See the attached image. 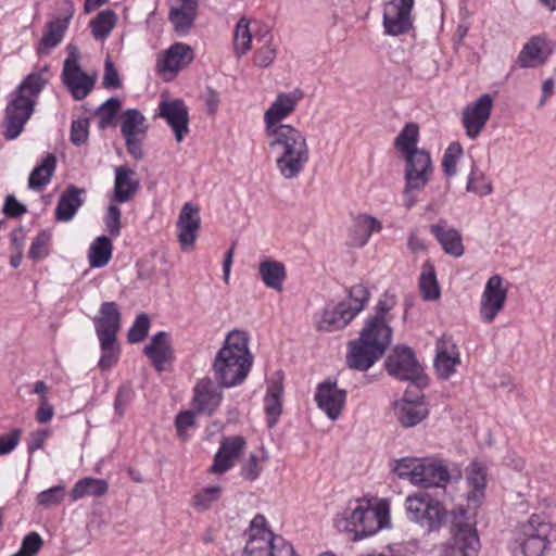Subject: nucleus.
Segmentation results:
<instances>
[{
  "label": "nucleus",
  "instance_id": "nucleus-26",
  "mask_svg": "<svg viewBox=\"0 0 556 556\" xmlns=\"http://www.w3.org/2000/svg\"><path fill=\"white\" fill-rule=\"evenodd\" d=\"M222 399V391L208 378L201 379L193 389L192 404L198 413L212 415L219 406Z\"/></svg>",
  "mask_w": 556,
  "mask_h": 556
},
{
  "label": "nucleus",
  "instance_id": "nucleus-29",
  "mask_svg": "<svg viewBox=\"0 0 556 556\" xmlns=\"http://www.w3.org/2000/svg\"><path fill=\"white\" fill-rule=\"evenodd\" d=\"M67 15L63 18L56 17L48 23L47 30L45 31L39 46V54H48L53 48H55L63 39L64 34L68 27V22L74 13L72 2H66Z\"/></svg>",
  "mask_w": 556,
  "mask_h": 556
},
{
  "label": "nucleus",
  "instance_id": "nucleus-10",
  "mask_svg": "<svg viewBox=\"0 0 556 556\" xmlns=\"http://www.w3.org/2000/svg\"><path fill=\"white\" fill-rule=\"evenodd\" d=\"M304 98L301 89L295 88L289 92H279L263 115L265 136L296 129L291 124H283L298 108Z\"/></svg>",
  "mask_w": 556,
  "mask_h": 556
},
{
  "label": "nucleus",
  "instance_id": "nucleus-6",
  "mask_svg": "<svg viewBox=\"0 0 556 556\" xmlns=\"http://www.w3.org/2000/svg\"><path fill=\"white\" fill-rule=\"evenodd\" d=\"M555 539L556 529L551 520L534 514L514 530L513 551L516 556H543Z\"/></svg>",
  "mask_w": 556,
  "mask_h": 556
},
{
  "label": "nucleus",
  "instance_id": "nucleus-8",
  "mask_svg": "<svg viewBox=\"0 0 556 556\" xmlns=\"http://www.w3.org/2000/svg\"><path fill=\"white\" fill-rule=\"evenodd\" d=\"M405 509L410 521L429 532H438L446 522L447 511L430 494L418 492L405 500Z\"/></svg>",
  "mask_w": 556,
  "mask_h": 556
},
{
  "label": "nucleus",
  "instance_id": "nucleus-41",
  "mask_svg": "<svg viewBox=\"0 0 556 556\" xmlns=\"http://www.w3.org/2000/svg\"><path fill=\"white\" fill-rule=\"evenodd\" d=\"M113 245L106 236L98 237L88 251L89 265L92 268L105 266L112 258Z\"/></svg>",
  "mask_w": 556,
  "mask_h": 556
},
{
  "label": "nucleus",
  "instance_id": "nucleus-4",
  "mask_svg": "<svg viewBox=\"0 0 556 556\" xmlns=\"http://www.w3.org/2000/svg\"><path fill=\"white\" fill-rule=\"evenodd\" d=\"M336 526L340 531L353 533L356 539L374 535L390 526V501L357 500L336 520Z\"/></svg>",
  "mask_w": 556,
  "mask_h": 556
},
{
  "label": "nucleus",
  "instance_id": "nucleus-20",
  "mask_svg": "<svg viewBox=\"0 0 556 556\" xmlns=\"http://www.w3.org/2000/svg\"><path fill=\"white\" fill-rule=\"evenodd\" d=\"M159 116L170 126L178 142L189 134V112L181 99H162L159 104Z\"/></svg>",
  "mask_w": 556,
  "mask_h": 556
},
{
  "label": "nucleus",
  "instance_id": "nucleus-51",
  "mask_svg": "<svg viewBox=\"0 0 556 556\" xmlns=\"http://www.w3.org/2000/svg\"><path fill=\"white\" fill-rule=\"evenodd\" d=\"M51 232L42 230L37 235L30 244L28 255L33 260H42L49 255V247L51 243Z\"/></svg>",
  "mask_w": 556,
  "mask_h": 556
},
{
  "label": "nucleus",
  "instance_id": "nucleus-50",
  "mask_svg": "<svg viewBox=\"0 0 556 556\" xmlns=\"http://www.w3.org/2000/svg\"><path fill=\"white\" fill-rule=\"evenodd\" d=\"M66 491L64 485H55L48 490L41 491L36 502L39 506L45 508L56 506L61 504L65 497Z\"/></svg>",
  "mask_w": 556,
  "mask_h": 556
},
{
  "label": "nucleus",
  "instance_id": "nucleus-60",
  "mask_svg": "<svg viewBox=\"0 0 556 556\" xmlns=\"http://www.w3.org/2000/svg\"><path fill=\"white\" fill-rule=\"evenodd\" d=\"M21 439V430L14 429L11 432L0 437V455L11 453L18 444Z\"/></svg>",
  "mask_w": 556,
  "mask_h": 556
},
{
  "label": "nucleus",
  "instance_id": "nucleus-5",
  "mask_svg": "<svg viewBox=\"0 0 556 556\" xmlns=\"http://www.w3.org/2000/svg\"><path fill=\"white\" fill-rule=\"evenodd\" d=\"M49 80V72L30 73L18 86L5 109L4 137L15 139L34 113L37 99Z\"/></svg>",
  "mask_w": 556,
  "mask_h": 556
},
{
  "label": "nucleus",
  "instance_id": "nucleus-9",
  "mask_svg": "<svg viewBox=\"0 0 556 556\" xmlns=\"http://www.w3.org/2000/svg\"><path fill=\"white\" fill-rule=\"evenodd\" d=\"M406 165L404 169L405 186L403 190L404 206L407 208L416 204L415 192L421 191L433 176V164L427 150L415 151L402 157Z\"/></svg>",
  "mask_w": 556,
  "mask_h": 556
},
{
  "label": "nucleus",
  "instance_id": "nucleus-59",
  "mask_svg": "<svg viewBox=\"0 0 556 556\" xmlns=\"http://www.w3.org/2000/svg\"><path fill=\"white\" fill-rule=\"evenodd\" d=\"M103 354L99 361V367L103 370L110 369L118 358V348L116 346V341L111 342V344L104 346L101 345Z\"/></svg>",
  "mask_w": 556,
  "mask_h": 556
},
{
  "label": "nucleus",
  "instance_id": "nucleus-25",
  "mask_svg": "<svg viewBox=\"0 0 556 556\" xmlns=\"http://www.w3.org/2000/svg\"><path fill=\"white\" fill-rule=\"evenodd\" d=\"M245 444V439L241 435L224 438L215 454L214 463L211 468L212 472L224 473L233 467L235 463L242 454Z\"/></svg>",
  "mask_w": 556,
  "mask_h": 556
},
{
  "label": "nucleus",
  "instance_id": "nucleus-18",
  "mask_svg": "<svg viewBox=\"0 0 556 556\" xmlns=\"http://www.w3.org/2000/svg\"><path fill=\"white\" fill-rule=\"evenodd\" d=\"M386 368L388 372L399 380H417L422 367L416 361L409 348H396L387 358Z\"/></svg>",
  "mask_w": 556,
  "mask_h": 556
},
{
  "label": "nucleus",
  "instance_id": "nucleus-44",
  "mask_svg": "<svg viewBox=\"0 0 556 556\" xmlns=\"http://www.w3.org/2000/svg\"><path fill=\"white\" fill-rule=\"evenodd\" d=\"M420 291L425 300H437L440 296V290L435 277V269L432 263L425 262L421 267Z\"/></svg>",
  "mask_w": 556,
  "mask_h": 556
},
{
  "label": "nucleus",
  "instance_id": "nucleus-36",
  "mask_svg": "<svg viewBox=\"0 0 556 556\" xmlns=\"http://www.w3.org/2000/svg\"><path fill=\"white\" fill-rule=\"evenodd\" d=\"M258 275L267 288L281 291L287 278V269L283 263L266 258L258 265Z\"/></svg>",
  "mask_w": 556,
  "mask_h": 556
},
{
  "label": "nucleus",
  "instance_id": "nucleus-57",
  "mask_svg": "<svg viewBox=\"0 0 556 556\" xmlns=\"http://www.w3.org/2000/svg\"><path fill=\"white\" fill-rule=\"evenodd\" d=\"M41 545L42 541L40 535L36 532H31L24 538L21 549L13 556H34L38 553Z\"/></svg>",
  "mask_w": 556,
  "mask_h": 556
},
{
  "label": "nucleus",
  "instance_id": "nucleus-40",
  "mask_svg": "<svg viewBox=\"0 0 556 556\" xmlns=\"http://www.w3.org/2000/svg\"><path fill=\"white\" fill-rule=\"evenodd\" d=\"M419 140V127L415 123L406 124L394 141V147L400 153L401 157L415 153V151L422 150L417 147Z\"/></svg>",
  "mask_w": 556,
  "mask_h": 556
},
{
  "label": "nucleus",
  "instance_id": "nucleus-55",
  "mask_svg": "<svg viewBox=\"0 0 556 556\" xmlns=\"http://www.w3.org/2000/svg\"><path fill=\"white\" fill-rule=\"evenodd\" d=\"M263 463L264 458L257 456L256 454H250L248 459L242 465L241 476L245 480H255L262 472Z\"/></svg>",
  "mask_w": 556,
  "mask_h": 556
},
{
  "label": "nucleus",
  "instance_id": "nucleus-38",
  "mask_svg": "<svg viewBox=\"0 0 556 556\" xmlns=\"http://www.w3.org/2000/svg\"><path fill=\"white\" fill-rule=\"evenodd\" d=\"M80 194L81 191L74 186L67 188L62 193L55 208V217L58 220L68 222L74 217L77 210L83 204Z\"/></svg>",
  "mask_w": 556,
  "mask_h": 556
},
{
  "label": "nucleus",
  "instance_id": "nucleus-17",
  "mask_svg": "<svg viewBox=\"0 0 556 556\" xmlns=\"http://www.w3.org/2000/svg\"><path fill=\"white\" fill-rule=\"evenodd\" d=\"M554 52V42L546 35L531 37L520 50L517 63L521 68L543 66Z\"/></svg>",
  "mask_w": 556,
  "mask_h": 556
},
{
  "label": "nucleus",
  "instance_id": "nucleus-48",
  "mask_svg": "<svg viewBox=\"0 0 556 556\" xmlns=\"http://www.w3.org/2000/svg\"><path fill=\"white\" fill-rule=\"evenodd\" d=\"M122 106L117 98H110L99 106L96 112L99 127L104 129L113 124V121Z\"/></svg>",
  "mask_w": 556,
  "mask_h": 556
},
{
  "label": "nucleus",
  "instance_id": "nucleus-43",
  "mask_svg": "<svg viewBox=\"0 0 556 556\" xmlns=\"http://www.w3.org/2000/svg\"><path fill=\"white\" fill-rule=\"evenodd\" d=\"M108 482L102 479L84 478L77 481L72 489L71 496L73 501H78L85 496H102L108 492Z\"/></svg>",
  "mask_w": 556,
  "mask_h": 556
},
{
  "label": "nucleus",
  "instance_id": "nucleus-63",
  "mask_svg": "<svg viewBox=\"0 0 556 556\" xmlns=\"http://www.w3.org/2000/svg\"><path fill=\"white\" fill-rule=\"evenodd\" d=\"M25 211H26V208L13 195L7 197V200H5V203L3 206V212L7 216L18 217Z\"/></svg>",
  "mask_w": 556,
  "mask_h": 556
},
{
  "label": "nucleus",
  "instance_id": "nucleus-27",
  "mask_svg": "<svg viewBox=\"0 0 556 556\" xmlns=\"http://www.w3.org/2000/svg\"><path fill=\"white\" fill-rule=\"evenodd\" d=\"M198 0H173L169 21L176 33L186 35L192 28L198 15Z\"/></svg>",
  "mask_w": 556,
  "mask_h": 556
},
{
  "label": "nucleus",
  "instance_id": "nucleus-24",
  "mask_svg": "<svg viewBox=\"0 0 556 556\" xmlns=\"http://www.w3.org/2000/svg\"><path fill=\"white\" fill-rule=\"evenodd\" d=\"M434 367L442 379H448L460 364V355L454 341L450 337H442L435 344Z\"/></svg>",
  "mask_w": 556,
  "mask_h": 556
},
{
  "label": "nucleus",
  "instance_id": "nucleus-35",
  "mask_svg": "<svg viewBox=\"0 0 556 556\" xmlns=\"http://www.w3.org/2000/svg\"><path fill=\"white\" fill-rule=\"evenodd\" d=\"M422 481L419 486H444L451 479V473L446 465L435 458H422Z\"/></svg>",
  "mask_w": 556,
  "mask_h": 556
},
{
  "label": "nucleus",
  "instance_id": "nucleus-52",
  "mask_svg": "<svg viewBox=\"0 0 556 556\" xmlns=\"http://www.w3.org/2000/svg\"><path fill=\"white\" fill-rule=\"evenodd\" d=\"M462 155L463 149L459 143H453L445 150L442 159V168L445 175L454 176L456 174L457 162Z\"/></svg>",
  "mask_w": 556,
  "mask_h": 556
},
{
  "label": "nucleus",
  "instance_id": "nucleus-61",
  "mask_svg": "<svg viewBox=\"0 0 556 556\" xmlns=\"http://www.w3.org/2000/svg\"><path fill=\"white\" fill-rule=\"evenodd\" d=\"M175 425L178 435L185 440L187 438V430L194 425V413L190 410L179 413Z\"/></svg>",
  "mask_w": 556,
  "mask_h": 556
},
{
  "label": "nucleus",
  "instance_id": "nucleus-33",
  "mask_svg": "<svg viewBox=\"0 0 556 556\" xmlns=\"http://www.w3.org/2000/svg\"><path fill=\"white\" fill-rule=\"evenodd\" d=\"M466 480L469 488L468 502L473 507L480 505L484 497L486 482V468L483 464L475 462L467 468Z\"/></svg>",
  "mask_w": 556,
  "mask_h": 556
},
{
  "label": "nucleus",
  "instance_id": "nucleus-22",
  "mask_svg": "<svg viewBox=\"0 0 556 556\" xmlns=\"http://www.w3.org/2000/svg\"><path fill=\"white\" fill-rule=\"evenodd\" d=\"M200 225L199 207L189 202L185 203L176 223L177 239L184 251H189L193 248Z\"/></svg>",
  "mask_w": 556,
  "mask_h": 556
},
{
  "label": "nucleus",
  "instance_id": "nucleus-64",
  "mask_svg": "<svg viewBox=\"0 0 556 556\" xmlns=\"http://www.w3.org/2000/svg\"><path fill=\"white\" fill-rule=\"evenodd\" d=\"M54 415L53 406L49 403V400H42L39 402V406L36 412V419L39 424L49 422Z\"/></svg>",
  "mask_w": 556,
  "mask_h": 556
},
{
  "label": "nucleus",
  "instance_id": "nucleus-58",
  "mask_svg": "<svg viewBox=\"0 0 556 556\" xmlns=\"http://www.w3.org/2000/svg\"><path fill=\"white\" fill-rule=\"evenodd\" d=\"M276 58V47L270 42H265L254 54V63L260 67L269 66Z\"/></svg>",
  "mask_w": 556,
  "mask_h": 556
},
{
  "label": "nucleus",
  "instance_id": "nucleus-49",
  "mask_svg": "<svg viewBox=\"0 0 556 556\" xmlns=\"http://www.w3.org/2000/svg\"><path fill=\"white\" fill-rule=\"evenodd\" d=\"M220 494L222 489L217 485L202 489L192 497L191 505L197 510H206L218 501Z\"/></svg>",
  "mask_w": 556,
  "mask_h": 556
},
{
  "label": "nucleus",
  "instance_id": "nucleus-14",
  "mask_svg": "<svg viewBox=\"0 0 556 556\" xmlns=\"http://www.w3.org/2000/svg\"><path fill=\"white\" fill-rule=\"evenodd\" d=\"M508 289L500 275L491 276L483 289L480 299L479 314L481 320L491 324L498 313L504 308Z\"/></svg>",
  "mask_w": 556,
  "mask_h": 556
},
{
  "label": "nucleus",
  "instance_id": "nucleus-28",
  "mask_svg": "<svg viewBox=\"0 0 556 556\" xmlns=\"http://www.w3.org/2000/svg\"><path fill=\"white\" fill-rule=\"evenodd\" d=\"M139 180L136 173L126 165L115 168L114 188L112 192V201L117 203H126L130 201L139 190Z\"/></svg>",
  "mask_w": 556,
  "mask_h": 556
},
{
  "label": "nucleus",
  "instance_id": "nucleus-42",
  "mask_svg": "<svg viewBox=\"0 0 556 556\" xmlns=\"http://www.w3.org/2000/svg\"><path fill=\"white\" fill-rule=\"evenodd\" d=\"M56 159L53 154H48L42 163L36 166L29 175L28 187L33 190H41L50 182L55 170Z\"/></svg>",
  "mask_w": 556,
  "mask_h": 556
},
{
  "label": "nucleus",
  "instance_id": "nucleus-13",
  "mask_svg": "<svg viewBox=\"0 0 556 556\" xmlns=\"http://www.w3.org/2000/svg\"><path fill=\"white\" fill-rule=\"evenodd\" d=\"M479 546L476 529L469 523H457L452 536L439 547V556H475Z\"/></svg>",
  "mask_w": 556,
  "mask_h": 556
},
{
  "label": "nucleus",
  "instance_id": "nucleus-39",
  "mask_svg": "<svg viewBox=\"0 0 556 556\" xmlns=\"http://www.w3.org/2000/svg\"><path fill=\"white\" fill-rule=\"evenodd\" d=\"M392 471L400 479H405L414 485H419L422 481V458L403 457L395 459L392 464Z\"/></svg>",
  "mask_w": 556,
  "mask_h": 556
},
{
  "label": "nucleus",
  "instance_id": "nucleus-16",
  "mask_svg": "<svg viewBox=\"0 0 556 556\" xmlns=\"http://www.w3.org/2000/svg\"><path fill=\"white\" fill-rule=\"evenodd\" d=\"M63 83L76 100L85 99L94 86V77L85 73L74 51L64 61L62 72Z\"/></svg>",
  "mask_w": 556,
  "mask_h": 556
},
{
  "label": "nucleus",
  "instance_id": "nucleus-11",
  "mask_svg": "<svg viewBox=\"0 0 556 556\" xmlns=\"http://www.w3.org/2000/svg\"><path fill=\"white\" fill-rule=\"evenodd\" d=\"M148 124L146 117L136 109H128L121 116V132L125 139L127 152L136 160L143 157L142 144L146 140Z\"/></svg>",
  "mask_w": 556,
  "mask_h": 556
},
{
  "label": "nucleus",
  "instance_id": "nucleus-30",
  "mask_svg": "<svg viewBox=\"0 0 556 556\" xmlns=\"http://www.w3.org/2000/svg\"><path fill=\"white\" fill-rule=\"evenodd\" d=\"M394 415L403 427H414L428 415V408L421 401L403 397L393 404Z\"/></svg>",
  "mask_w": 556,
  "mask_h": 556
},
{
  "label": "nucleus",
  "instance_id": "nucleus-21",
  "mask_svg": "<svg viewBox=\"0 0 556 556\" xmlns=\"http://www.w3.org/2000/svg\"><path fill=\"white\" fill-rule=\"evenodd\" d=\"M193 60V51L190 46L177 42L170 46L159 56L157 72L167 80L172 79L180 70L189 65Z\"/></svg>",
  "mask_w": 556,
  "mask_h": 556
},
{
  "label": "nucleus",
  "instance_id": "nucleus-3",
  "mask_svg": "<svg viewBox=\"0 0 556 556\" xmlns=\"http://www.w3.org/2000/svg\"><path fill=\"white\" fill-rule=\"evenodd\" d=\"M268 148L276 155L275 164L279 175L287 179H296L307 166L311 150L306 135L300 129L266 136Z\"/></svg>",
  "mask_w": 556,
  "mask_h": 556
},
{
  "label": "nucleus",
  "instance_id": "nucleus-7",
  "mask_svg": "<svg viewBox=\"0 0 556 556\" xmlns=\"http://www.w3.org/2000/svg\"><path fill=\"white\" fill-rule=\"evenodd\" d=\"M369 296L370 293L364 285L351 287L346 300L338 303L332 308L324 309L317 320L318 330L332 332L343 329L364 309Z\"/></svg>",
  "mask_w": 556,
  "mask_h": 556
},
{
  "label": "nucleus",
  "instance_id": "nucleus-19",
  "mask_svg": "<svg viewBox=\"0 0 556 556\" xmlns=\"http://www.w3.org/2000/svg\"><path fill=\"white\" fill-rule=\"evenodd\" d=\"M346 396V391L332 381L319 383L315 392L318 408L331 420H337L342 414Z\"/></svg>",
  "mask_w": 556,
  "mask_h": 556
},
{
  "label": "nucleus",
  "instance_id": "nucleus-2",
  "mask_svg": "<svg viewBox=\"0 0 556 556\" xmlns=\"http://www.w3.org/2000/svg\"><path fill=\"white\" fill-rule=\"evenodd\" d=\"M248 342L249 338L243 331L233 330L226 337L213 363V371L220 387H236L245 380L253 362Z\"/></svg>",
  "mask_w": 556,
  "mask_h": 556
},
{
  "label": "nucleus",
  "instance_id": "nucleus-62",
  "mask_svg": "<svg viewBox=\"0 0 556 556\" xmlns=\"http://www.w3.org/2000/svg\"><path fill=\"white\" fill-rule=\"evenodd\" d=\"M103 86L105 88H118L121 87V80L116 68L112 61L108 59L104 66Z\"/></svg>",
  "mask_w": 556,
  "mask_h": 556
},
{
  "label": "nucleus",
  "instance_id": "nucleus-53",
  "mask_svg": "<svg viewBox=\"0 0 556 556\" xmlns=\"http://www.w3.org/2000/svg\"><path fill=\"white\" fill-rule=\"evenodd\" d=\"M121 216L122 212L117 205V202L111 200V203L108 206V211L104 216V224L106 226L108 231L112 236L116 237L121 232Z\"/></svg>",
  "mask_w": 556,
  "mask_h": 556
},
{
  "label": "nucleus",
  "instance_id": "nucleus-54",
  "mask_svg": "<svg viewBox=\"0 0 556 556\" xmlns=\"http://www.w3.org/2000/svg\"><path fill=\"white\" fill-rule=\"evenodd\" d=\"M149 326H150L149 317L146 314H140L136 318L131 328L128 330V334H127L128 341L131 343H138V342L142 341L149 331Z\"/></svg>",
  "mask_w": 556,
  "mask_h": 556
},
{
  "label": "nucleus",
  "instance_id": "nucleus-47",
  "mask_svg": "<svg viewBox=\"0 0 556 556\" xmlns=\"http://www.w3.org/2000/svg\"><path fill=\"white\" fill-rule=\"evenodd\" d=\"M466 190L479 197H485L493 192V185L484 172L477 167H472L468 177Z\"/></svg>",
  "mask_w": 556,
  "mask_h": 556
},
{
  "label": "nucleus",
  "instance_id": "nucleus-37",
  "mask_svg": "<svg viewBox=\"0 0 556 556\" xmlns=\"http://www.w3.org/2000/svg\"><path fill=\"white\" fill-rule=\"evenodd\" d=\"M282 392L283 387L280 380L271 381L267 388L264 399V409L269 428H273L277 424L282 413Z\"/></svg>",
  "mask_w": 556,
  "mask_h": 556
},
{
  "label": "nucleus",
  "instance_id": "nucleus-23",
  "mask_svg": "<svg viewBox=\"0 0 556 556\" xmlns=\"http://www.w3.org/2000/svg\"><path fill=\"white\" fill-rule=\"evenodd\" d=\"M96 330L101 345H109L116 341V333L121 327V314L114 302H104L100 307V315L94 320Z\"/></svg>",
  "mask_w": 556,
  "mask_h": 556
},
{
  "label": "nucleus",
  "instance_id": "nucleus-45",
  "mask_svg": "<svg viewBox=\"0 0 556 556\" xmlns=\"http://www.w3.org/2000/svg\"><path fill=\"white\" fill-rule=\"evenodd\" d=\"M117 16L111 10H104L91 21V31L96 39L106 38L116 25Z\"/></svg>",
  "mask_w": 556,
  "mask_h": 556
},
{
  "label": "nucleus",
  "instance_id": "nucleus-31",
  "mask_svg": "<svg viewBox=\"0 0 556 556\" xmlns=\"http://www.w3.org/2000/svg\"><path fill=\"white\" fill-rule=\"evenodd\" d=\"M431 233L440 242L443 251L454 257L464 255L465 248L459 231L452 227H446L444 222L431 225Z\"/></svg>",
  "mask_w": 556,
  "mask_h": 556
},
{
  "label": "nucleus",
  "instance_id": "nucleus-15",
  "mask_svg": "<svg viewBox=\"0 0 556 556\" xmlns=\"http://www.w3.org/2000/svg\"><path fill=\"white\" fill-rule=\"evenodd\" d=\"M493 98L489 93L481 94L476 101L467 104L462 112V124L471 140L478 138L490 119Z\"/></svg>",
  "mask_w": 556,
  "mask_h": 556
},
{
  "label": "nucleus",
  "instance_id": "nucleus-1",
  "mask_svg": "<svg viewBox=\"0 0 556 556\" xmlns=\"http://www.w3.org/2000/svg\"><path fill=\"white\" fill-rule=\"evenodd\" d=\"M397 298L386 291L367 316L358 339L349 342L346 364L350 368L366 371L382 357L392 341L391 323L395 318Z\"/></svg>",
  "mask_w": 556,
  "mask_h": 556
},
{
  "label": "nucleus",
  "instance_id": "nucleus-12",
  "mask_svg": "<svg viewBox=\"0 0 556 556\" xmlns=\"http://www.w3.org/2000/svg\"><path fill=\"white\" fill-rule=\"evenodd\" d=\"M415 0H390L383 4L384 34L400 36L413 28Z\"/></svg>",
  "mask_w": 556,
  "mask_h": 556
},
{
  "label": "nucleus",
  "instance_id": "nucleus-56",
  "mask_svg": "<svg viewBox=\"0 0 556 556\" xmlns=\"http://www.w3.org/2000/svg\"><path fill=\"white\" fill-rule=\"evenodd\" d=\"M89 136V121L87 118H78L72 123L71 127V141L80 146L88 140Z\"/></svg>",
  "mask_w": 556,
  "mask_h": 556
},
{
  "label": "nucleus",
  "instance_id": "nucleus-46",
  "mask_svg": "<svg viewBox=\"0 0 556 556\" xmlns=\"http://www.w3.org/2000/svg\"><path fill=\"white\" fill-rule=\"evenodd\" d=\"M252 34L250 30V22L245 17H241L236 25L233 34V48L238 56L248 53L251 50Z\"/></svg>",
  "mask_w": 556,
  "mask_h": 556
},
{
  "label": "nucleus",
  "instance_id": "nucleus-32",
  "mask_svg": "<svg viewBox=\"0 0 556 556\" xmlns=\"http://www.w3.org/2000/svg\"><path fill=\"white\" fill-rule=\"evenodd\" d=\"M382 224L376 217L368 214H358L353 220V227L350 233L351 244L354 247H364L371 235L379 232Z\"/></svg>",
  "mask_w": 556,
  "mask_h": 556
},
{
  "label": "nucleus",
  "instance_id": "nucleus-34",
  "mask_svg": "<svg viewBox=\"0 0 556 556\" xmlns=\"http://www.w3.org/2000/svg\"><path fill=\"white\" fill-rule=\"evenodd\" d=\"M144 353L151 359L153 366L162 371L165 363L172 358L169 334L165 331L157 332L152 337L151 342L144 346Z\"/></svg>",
  "mask_w": 556,
  "mask_h": 556
}]
</instances>
